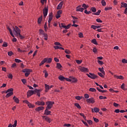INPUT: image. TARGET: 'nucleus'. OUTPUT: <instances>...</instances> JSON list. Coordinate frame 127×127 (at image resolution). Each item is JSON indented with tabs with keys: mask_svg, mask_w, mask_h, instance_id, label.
Segmentation results:
<instances>
[{
	"mask_svg": "<svg viewBox=\"0 0 127 127\" xmlns=\"http://www.w3.org/2000/svg\"><path fill=\"white\" fill-rule=\"evenodd\" d=\"M5 94H7L5 95V98H9L10 96H12L13 95V88H9L5 92Z\"/></svg>",
	"mask_w": 127,
	"mask_h": 127,
	"instance_id": "f257e3e1",
	"label": "nucleus"
},
{
	"mask_svg": "<svg viewBox=\"0 0 127 127\" xmlns=\"http://www.w3.org/2000/svg\"><path fill=\"white\" fill-rule=\"evenodd\" d=\"M13 32L15 36H18V34L20 33V29L18 27L15 26V27H13Z\"/></svg>",
	"mask_w": 127,
	"mask_h": 127,
	"instance_id": "f03ea898",
	"label": "nucleus"
},
{
	"mask_svg": "<svg viewBox=\"0 0 127 127\" xmlns=\"http://www.w3.org/2000/svg\"><path fill=\"white\" fill-rule=\"evenodd\" d=\"M47 105V107L46 109H48L49 110H51L52 109V107L55 103L54 101H48L46 103Z\"/></svg>",
	"mask_w": 127,
	"mask_h": 127,
	"instance_id": "7ed1b4c3",
	"label": "nucleus"
},
{
	"mask_svg": "<svg viewBox=\"0 0 127 127\" xmlns=\"http://www.w3.org/2000/svg\"><path fill=\"white\" fill-rule=\"evenodd\" d=\"M87 76L89 77V78H90V79H93V80H95L96 79H98V75H96L94 73L89 72V73L86 74Z\"/></svg>",
	"mask_w": 127,
	"mask_h": 127,
	"instance_id": "20e7f679",
	"label": "nucleus"
},
{
	"mask_svg": "<svg viewBox=\"0 0 127 127\" xmlns=\"http://www.w3.org/2000/svg\"><path fill=\"white\" fill-rule=\"evenodd\" d=\"M7 29H8V30H9V33L10 34V35L12 37H14L12 39V41L13 42H16V38L14 37V35H13V33L12 32V30H11V29L10 28H9V27H7Z\"/></svg>",
	"mask_w": 127,
	"mask_h": 127,
	"instance_id": "39448f33",
	"label": "nucleus"
},
{
	"mask_svg": "<svg viewBox=\"0 0 127 127\" xmlns=\"http://www.w3.org/2000/svg\"><path fill=\"white\" fill-rule=\"evenodd\" d=\"M23 102L25 104H26L29 108V109H33V108H35V106L33 105V104H31L30 102L28 101L27 100H24L23 101Z\"/></svg>",
	"mask_w": 127,
	"mask_h": 127,
	"instance_id": "423d86ee",
	"label": "nucleus"
},
{
	"mask_svg": "<svg viewBox=\"0 0 127 127\" xmlns=\"http://www.w3.org/2000/svg\"><path fill=\"white\" fill-rule=\"evenodd\" d=\"M79 69L81 72H83V73L89 72V69H88L87 67L79 66Z\"/></svg>",
	"mask_w": 127,
	"mask_h": 127,
	"instance_id": "0eeeda50",
	"label": "nucleus"
},
{
	"mask_svg": "<svg viewBox=\"0 0 127 127\" xmlns=\"http://www.w3.org/2000/svg\"><path fill=\"white\" fill-rule=\"evenodd\" d=\"M53 19V13L51 12L49 14V19H48V23H49V26H50V23H51V21Z\"/></svg>",
	"mask_w": 127,
	"mask_h": 127,
	"instance_id": "6e6552de",
	"label": "nucleus"
},
{
	"mask_svg": "<svg viewBox=\"0 0 127 127\" xmlns=\"http://www.w3.org/2000/svg\"><path fill=\"white\" fill-rule=\"evenodd\" d=\"M44 17L45 18L46 16H47V14H48V7H45V8L43 10Z\"/></svg>",
	"mask_w": 127,
	"mask_h": 127,
	"instance_id": "1a4fd4ad",
	"label": "nucleus"
},
{
	"mask_svg": "<svg viewBox=\"0 0 127 127\" xmlns=\"http://www.w3.org/2000/svg\"><path fill=\"white\" fill-rule=\"evenodd\" d=\"M32 95H35V93H34V90H29L27 92V98H29V97H31Z\"/></svg>",
	"mask_w": 127,
	"mask_h": 127,
	"instance_id": "9d476101",
	"label": "nucleus"
},
{
	"mask_svg": "<svg viewBox=\"0 0 127 127\" xmlns=\"http://www.w3.org/2000/svg\"><path fill=\"white\" fill-rule=\"evenodd\" d=\"M86 102L88 104H95V99H94L93 97L88 98L86 100Z\"/></svg>",
	"mask_w": 127,
	"mask_h": 127,
	"instance_id": "9b49d317",
	"label": "nucleus"
},
{
	"mask_svg": "<svg viewBox=\"0 0 127 127\" xmlns=\"http://www.w3.org/2000/svg\"><path fill=\"white\" fill-rule=\"evenodd\" d=\"M35 105H37V106H45V102H44V101H38L36 102H35Z\"/></svg>",
	"mask_w": 127,
	"mask_h": 127,
	"instance_id": "f8f14e48",
	"label": "nucleus"
},
{
	"mask_svg": "<svg viewBox=\"0 0 127 127\" xmlns=\"http://www.w3.org/2000/svg\"><path fill=\"white\" fill-rule=\"evenodd\" d=\"M42 118L44 121H46V122L49 123H51V119H50L49 117L47 116H43Z\"/></svg>",
	"mask_w": 127,
	"mask_h": 127,
	"instance_id": "ddd939ff",
	"label": "nucleus"
},
{
	"mask_svg": "<svg viewBox=\"0 0 127 127\" xmlns=\"http://www.w3.org/2000/svg\"><path fill=\"white\" fill-rule=\"evenodd\" d=\"M22 72L23 73H27L28 74H30V73L32 72V69H24L22 70Z\"/></svg>",
	"mask_w": 127,
	"mask_h": 127,
	"instance_id": "4468645a",
	"label": "nucleus"
},
{
	"mask_svg": "<svg viewBox=\"0 0 127 127\" xmlns=\"http://www.w3.org/2000/svg\"><path fill=\"white\" fill-rule=\"evenodd\" d=\"M76 11H80V12H83V11H84V8L81 7V5H79L76 7Z\"/></svg>",
	"mask_w": 127,
	"mask_h": 127,
	"instance_id": "2eb2a0df",
	"label": "nucleus"
},
{
	"mask_svg": "<svg viewBox=\"0 0 127 127\" xmlns=\"http://www.w3.org/2000/svg\"><path fill=\"white\" fill-rule=\"evenodd\" d=\"M44 110V107L39 106L35 109V111L37 112H40V111H43Z\"/></svg>",
	"mask_w": 127,
	"mask_h": 127,
	"instance_id": "dca6fc26",
	"label": "nucleus"
},
{
	"mask_svg": "<svg viewBox=\"0 0 127 127\" xmlns=\"http://www.w3.org/2000/svg\"><path fill=\"white\" fill-rule=\"evenodd\" d=\"M91 110L92 113H99L100 112V109L97 107H95L93 109L92 108Z\"/></svg>",
	"mask_w": 127,
	"mask_h": 127,
	"instance_id": "f3484780",
	"label": "nucleus"
},
{
	"mask_svg": "<svg viewBox=\"0 0 127 127\" xmlns=\"http://www.w3.org/2000/svg\"><path fill=\"white\" fill-rule=\"evenodd\" d=\"M49 109L46 108V110H45L44 115H46V116H49L51 114V111H49Z\"/></svg>",
	"mask_w": 127,
	"mask_h": 127,
	"instance_id": "a211bd4d",
	"label": "nucleus"
},
{
	"mask_svg": "<svg viewBox=\"0 0 127 127\" xmlns=\"http://www.w3.org/2000/svg\"><path fill=\"white\" fill-rule=\"evenodd\" d=\"M114 77L116 79H120V80H124V79H125V78H124V76H123L122 75H114Z\"/></svg>",
	"mask_w": 127,
	"mask_h": 127,
	"instance_id": "6ab92c4d",
	"label": "nucleus"
},
{
	"mask_svg": "<svg viewBox=\"0 0 127 127\" xmlns=\"http://www.w3.org/2000/svg\"><path fill=\"white\" fill-rule=\"evenodd\" d=\"M64 3V2H63V1H61L58 5L57 9H61V8H62V6H63Z\"/></svg>",
	"mask_w": 127,
	"mask_h": 127,
	"instance_id": "aec40b11",
	"label": "nucleus"
},
{
	"mask_svg": "<svg viewBox=\"0 0 127 127\" xmlns=\"http://www.w3.org/2000/svg\"><path fill=\"white\" fill-rule=\"evenodd\" d=\"M13 100L14 101L15 103H16V104H19V99H18V98L15 97V96H14L13 97Z\"/></svg>",
	"mask_w": 127,
	"mask_h": 127,
	"instance_id": "412c9836",
	"label": "nucleus"
},
{
	"mask_svg": "<svg viewBox=\"0 0 127 127\" xmlns=\"http://www.w3.org/2000/svg\"><path fill=\"white\" fill-rule=\"evenodd\" d=\"M56 67L59 70H62V65H61V63H57Z\"/></svg>",
	"mask_w": 127,
	"mask_h": 127,
	"instance_id": "4be33fe9",
	"label": "nucleus"
},
{
	"mask_svg": "<svg viewBox=\"0 0 127 127\" xmlns=\"http://www.w3.org/2000/svg\"><path fill=\"white\" fill-rule=\"evenodd\" d=\"M45 92H48L50 89V86L48 84H45Z\"/></svg>",
	"mask_w": 127,
	"mask_h": 127,
	"instance_id": "5701e85b",
	"label": "nucleus"
},
{
	"mask_svg": "<svg viewBox=\"0 0 127 127\" xmlns=\"http://www.w3.org/2000/svg\"><path fill=\"white\" fill-rule=\"evenodd\" d=\"M98 70H99L100 72H101L103 75H106L105 73V70H104V67H99Z\"/></svg>",
	"mask_w": 127,
	"mask_h": 127,
	"instance_id": "b1692460",
	"label": "nucleus"
},
{
	"mask_svg": "<svg viewBox=\"0 0 127 127\" xmlns=\"http://www.w3.org/2000/svg\"><path fill=\"white\" fill-rule=\"evenodd\" d=\"M45 59H46V62L47 63L50 64L51 62H52V58H45Z\"/></svg>",
	"mask_w": 127,
	"mask_h": 127,
	"instance_id": "393cba45",
	"label": "nucleus"
},
{
	"mask_svg": "<svg viewBox=\"0 0 127 127\" xmlns=\"http://www.w3.org/2000/svg\"><path fill=\"white\" fill-rule=\"evenodd\" d=\"M59 79L60 81H63L65 80V77L64 76H63V75H60L59 76Z\"/></svg>",
	"mask_w": 127,
	"mask_h": 127,
	"instance_id": "a878e982",
	"label": "nucleus"
},
{
	"mask_svg": "<svg viewBox=\"0 0 127 127\" xmlns=\"http://www.w3.org/2000/svg\"><path fill=\"white\" fill-rule=\"evenodd\" d=\"M54 48H55L56 50H57V49H62V50H64V48L60 46H55L54 47Z\"/></svg>",
	"mask_w": 127,
	"mask_h": 127,
	"instance_id": "bb28decb",
	"label": "nucleus"
},
{
	"mask_svg": "<svg viewBox=\"0 0 127 127\" xmlns=\"http://www.w3.org/2000/svg\"><path fill=\"white\" fill-rule=\"evenodd\" d=\"M42 91V89H35L34 90V93H35V94H38L39 93H40L41 91Z\"/></svg>",
	"mask_w": 127,
	"mask_h": 127,
	"instance_id": "cd10ccee",
	"label": "nucleus"
},
{
	"mask_svg": "<svg viewBox=\"0 0 127 127\" xmlns=\"http://www.w3.org/2000/svg\"><path fill=\"white\" fill-rule=\"evenodd\" d=\"M91 43L95 44V45H98V43L97 42V40H96V39L92 40Z\"/></svg>",
	"mask_w": 127,
	"mask_h": 127,
	"instance_id": "c85d7f7f",
	"label": "nucleus"
},
{
	"mask_svg": "<svg viewBox=\"0 0 127 127\" xmlns=\"http://www.w3.org/2000/svg\"><path fill=\"white\" fill-rule=\"evenodd\" d=\"M111 9H113V7L112 6L106 7L104 8V10H105V11H107V10H111Z\"/></svg>",
	"mask_w": 127,
	"mask_h": 127,
	"instance_id": "c756f323",
	"label": "nucleus"
},
{
	"mask_svg": "<svg viewBox=\"0 0 127 127\" xmlns=\"http://www.w3.org/2000/svg\"><path fill=\"white\" fill-rule=\"evenodd\" d=\"M82 8H84V9H85V10H87V8H88V7H89V5H87V4H85V3H83V4H82Z\"/></svg>",
	"mask_w": 127,
	"mask_h": 127,
	"instance_id": "7c9ffc66",
	"label": "nucleus"
},
{
	"mask_svg": "<svg viewBox=\"0 0 127 127\" xmlns=\"http://www.w3.org/2000/svg\"><path fill=\"white\" fill-rule=\"evenodd\" d=\"M41 21H42V16H41L38 19V24H40V23H41Z\"/></svg>",
	"mask_w": 127,
	"mask_h": 127,
	"instance_id": "2f4dec72",
	"label": "nucleus"
},
{
	"mask_svg": "<svg viewBox=\"0 0 127 127\" xmlns=\"http://www.w3.org/2000/svg\"><path fill=\"white\" fill-rule=\"evenodd\" d=\"M47 61L46 59H44L40 64L39 66H42V65H43V64H44V63H46Z\"/></svg>",
	"mask_w": 127,
	"mask_h": 127,
	"instance_id": "473e14b6",
	"label": "nucleus"
},
{
	"mask_svg": "<svg viewBox=\"0 0 127 127\" xmlns=\"http://www.w3.org/2000/svg\"><path fill=\"white\" fill-rule=\"evenodd\" d=\"M43 35L45 40H48V35L47 33H45Z\"/></svg>",
	"mask_w": 127,
	"mask_h": 127,
	"instance_id": "72a5a7b5",
	"label": "nucleus"
},
{
	"mask_svg": "<svg viewBox=\"0 0 127 127\" xmlns=\"http://www.w3.org/2000/svg\"><path fill=\"white\" fill-rule=\"evenodd\" d=\"M101 4L102 5H103V6H106V5H107V3L106 2V1H105V0H102Z\"/></svg>",
	"mask_w": 127,
	"mask_h": 127,
	"instance_id": "f704fd0d",
	"label": "nucleus"
},
{
	"mask_svg": "<svg viewBox=\"0 0 127 127\" xmlns=\"http://www.w3.org/2000/svg\"><path fill=\"white\" fill-rule=\"evenodd\" d=\"M82 98H83V96H77L75 97V99L76 100H77V101H80V100H82Z\"/></svg>",
	"mask_w": 127,
	"mask_h": 127,
	"instance_id": "c9c22d12",
	"label": "nucleus"
},
{
	"mask_svg": "<svg viewBox=\"0 0 127 127\" xmlns=\"http://www.w3.org/2000/svg\"><path fill=\"white\" fill-rule=\"evenodd\" d=\"M99 98L100 100H106V99H107V97L103 96L102 95L99 96Z\"/></svg>",
	"mask_w": 127,
	"mask_h": 127,
	"instance_id": "e433bc0d",
	"label": "nucleus"
},
{
	"mask_svg": "<svg viewBox=\"0 0 127 127\" xmlns=\"http://www.w3.org/2000/svg\"><path fill=\"white\" fill-rule=\"evenodd\" d=\"M100 13H101V10H98L97 12L94 13L93 14L94 15H100Z\"/></svg>",
	"mask_w": 127,
	"mask_h": 127,
	"instance_id": "4c0bfd02",
	"label": "nucleus"
},
{
	"mask_svg": "<svg viewBox=\"0 0 127 127\" xmlns=\"http://www.w3.org/2000/svg\"><path fill=\"white\" fill-rule=\"evenodd\" d=\"M91 10H92V12H96V11H97V9L95 7H91Z\"/></svg>",
	"mask_w": 127,
	"mask_h": 127,
	"instance_id": "58836bf2",
	"label": "nucleus"
},
{
	"mask_svg": "<svg viewBox=\"0 0 127 127\" xmlns=\"http://www.w3.org/2000/svg\"><path fill=\"white\" fill-rule=\"evenodd\" d=\"M74 106L77 108V109H81V106H80V104L79 103H75Z\"/></svg>",
	"mask_w": 127,
	"mask_h": 127,
	"instance_id": "ea45409f",
	"label": "nucleus"
},
{
	"mask_svg": "<svg viewBox=\"0 0 127 127\" xmlns=\"http://www.w3.org/2000/svg\"><path fill=\"white\" fill-rule=\"evenodd\" d=\"M98 75H99L100 77H101V78H104L105 77V75H104L103 73L98 72Z\"/></svg>",
	"mask_w": 127,
	"mask_h": 127,
	"instance_id": "a19ab883",
	"label": "nucleus"
},
{
	"mask_svg": "<svg viewBox=\"0 0 127 127\" xmlns=\"http://www.w3.org/2000/svg\"><path fill=\"white\" fill-rule=\"evenodd\" d=\"M89 91H90V92H96L97 90L94 88H89Z\"/></svg>",
	"mask_w": 127,
	"mask_h": 127,
	"instance_id": "79ce46f5",
	"label": "nucleus"
},
{
	"mask_svg": "<svg viewBox=\"0 0 127 127\" xmlns=\"http://www.w3.org/2000/svg\"><path fill=\"white\" fill-rule=\"evenodd\" d=\"M71 81L73 83H76V82H78V79L75 77H73V79H71Z\"/></svg>",
	"mask_w": 127,
	"mask_h": 127,
	"instance_id": "37998d69",
	"label": "nucleus"
},
{
	"mask_svg": "<svg viewBox=\"0 0 127 127\" xmlns=\"http://www.w3.org/2000/svg\"><path fill=\"white\" fill-rule=\"evenodd\" d=\"M87 122L88 125H90V126H92V125H93V121H92V120H87Z\"/></svg>",
	"mask_w": 127,
	"mask_h": 127,
	"instance_id": "c03bdc74",
	"label": "nucleus"
},
{
	"mask_svg": "<svg viewBox=\"0 0 127 127\" xmlns=\"http://www.w3.org/2000/svg\"><path fill=\"white\" fill-rule=\"evenodd\" d=\"M121 4L123 5V7H125V8H126L127 7V3H124V2H122Z\"/></svg>",
	"mask_w": 127,
	"mask_h": 127,
	"instance_id": "a18cd8bd",
	"label": "nucleus"
},
{
	"mask_svg": "<svg viewBox=\"0 0 127 127\" xmlns=\"http://www.w3.org/2000/svg\"><path fill=\"white\" fill-rule=\"evenodd\" d=\"M70 27H71V24H69L68 25H67V26H64V29H69V28H70Z\"/></svg>",
	"mask_w": 127,
	"mask_h": 127,
	"instance_id": "49530a36",
	"label": "nucleus"
},
{
	"mask_svg": "<svg viewBox=\"0 0 127 127\" xmlns=\"http://www.w3.org/2000/svg\"><path fill=\"white\" fill-rule=\"evenodd\" d=\"M78 37H79L80 38H83V37H84V35H83V33L80 32V33L78 34Z\"/></svg>",
	"mask_w": 127,
	"mask_h": 127,
	"instance_id": "de8ad7c7",
	"label": "nucleus"
},
{
	"mask_svg": "<svg viewBox=\"0 0 127 127\" xmlns=\"http://www.w3.org/2000/svg\"><path fill=\"white\" fill-rule=\"evenodd\" d=\"M39 32H40V34H41L42 35H43L44 34H45V33H44V31H43V30L42 29H40Z\"/></svg>",
	"mask_w": 127,
	"mask_h": 127,
	"instance_id": "09e8293b",
	"label": "nucleus"
},
{
	"mask_svg": "<svg viewBox=\"0 0 127 127\" xmlns=\"http://www.w3.org/2000/svg\"><path fill=\"white\" fill-rule=\"evenodd\" d=\"M98 64H99V65H104V62L98 60L97 61Z\"/></svg>",
	"mask_w": 127,
	"mask_h": 127,
	"instance_id": "8fccbe9b",
	"label": "nucleus"
},
{
	"mask_svg": "<svg viewBox=\"0 0 127 127\" xmlns=\"http://www.w3.org/2000/svg\"><path fill=\"white\" fill-rule=\"evenodd\" d=\"M121 89L124 90L125 91L127 90V89H126V87H125V83H123L122 85H121Z\"/></svg>",
	"mask_w": 127,
	"mask_h": 127,
	"instance_id": "3c124183",
	"label": "nucleus"
},
{
	"mask_svg": "<svg viewBox=\"0 0 127 127\" xmlns=\"http://www.w3.org/2000/svg\"><path fill=\"white\" fill-rule=\"evenodd\" d=\"M7 77L8 78V79H12L13 78V76H12V74H11V73H9L8 75H7Z\"/></svg>",
	"mask_w": 127,
	"mask_h": 127,
	"instance_id": "603ef678",
	"label": "nucleus"
},
{
	"mask_svg": "<svg viewBox=\"0 0 127 127\" xmlns=\"http://www.w3.org/2000/svg\"><path fill=\"white\" fill-rule=\"evenodd\" d=\"M92 12L87 10H84V13H85L86 14H90V13H91Z\"/></svg>",
	"mask_w": 127,
	"mask_h": 127,
	"instance_id": "864d4df0",
	"label": "nucleus"
},
{
	"mask_svg": "<svg viewBox=\"0 0 127 127\" xmlns=\"http://www.w3.org/2000/svg\"><path fill=\"white\" fill-rule=\"evenodd\" d=\"M82 123H83V124L85 125L86 127H89V125H88V123L87 122L84 121V120L81 121Z\"/></svg>",
	"mask_w": 127,
	"mask_h": 127,
	"instance_id": "5fc2aeb1",
	"label": "nucleus"
},
{
	"mask_svg": "<svg viewBox=\"0 0 127 127\" xmlns=\"http://www.w3.org/2000/svg\"><path fill=\"white\" fill-rule=\"evenodd\" d=\"M17 125V121L15 120L14 121V124L12 125L13 127H16V126Z\"/></svg>",
	"mask_w": 127,
	"mask_h": 127,
	"instance_id": "6e6d98bb",
	"label": "nucleus"
},
{
	"mask_svg": "<svg viewBox=\"0 0 127 127\" xmlns=\"http://www.w3.org/2000/svg\"><path fill=\"white\" fill-rule=\"evenodd\" d=\"M89 97H90V96H89V94H84V98H85V99H89Z\"/></svg>",
	"mask_w": 127,
	"mask_h": 127,
	"instance_id": "4d7b16f0",
	"label": "nucleus"
},
{
	"mask_svg": "<svg viewBox=\"0 0 127 127\" xmlns=\"http://www.w3.org/2000/svg\"><path fill=\"white\" fill-rule=\"evenodd\" d=\"M96 21H97V22H98L99 23H102V22H103L102 20H101V19H100V18L96 19Z\"/></svg>",
	"mask_w": 127,
	"mask_h": 127,
	"instance_id": "13d9d810",
	"label": "nucleus"
},
{
	"mask_svg": "<svg viewBox=\"0 0 127 127\" xmlns=\"http://www.w3.org/2000/svg\"><path fill=\"white\" fill-rule=\"evenodd\" d=\"M64 52L66 54H70V53H71V52L69 50H65Z\"/></svg>",
	"mask_w": 127,
	"mask_h": 127,
	"instance_id": "bf43d9fd",
	"label": "nucleus"
},
{
	"mask_svg": "<svg viewBox=\"0 0 127 127\" xmlns=\"http://www.w3.org/2000/svg\"><path fill=\"white\" fill-rule=\"evenodd\" d=\"M122 63H124V64H127V60H126V59H124L122 60Z\"/></svg>",
	"mask_w": 127,
	"mask_h": 127,
	"instance_id": "052dcab7",
	"label": "nucleus"
},
{
	"mask_svg": "<svg viewBox=\"0 0 127 127\" xmlns=\"http://www.w3.org/2000/svg\"><path fill=\"white\" fill-rule=\"evenodd\" d=\"M54 44H55V45H58L59 46H62L61 44H60V43H59L58 42H55Z\"/></svg>",
	"mask_w": 127,
	"mask_h": 127,
	"instance_id": "680f3d73",
	"label": "nucleus"
},
{
	"mask_svg": "<svg viewBox=\"0 0 127 127\" xmlns=\"http://www.w3.org/2000/svg\"><path fill=\"white\" fill-rule=\"evenodd\" d=\"M76 62L77 64H81V63H82V62H83V61H82V60H76Z\"/></svg>",
	"mask_w": 127,
	"mask_h": 127,
	"instance_id": "e2e57ef3",
	"label": "nucleus"
},
{
	"mask_svg": "<svg viewBox=\"0 0 127 127\" xmlns=\"http://www.w3.org/2000/svg\"><path fill=\"white\" fill-rule=\"evenodd\" d=\"M8 56H12V55H13V53L12 51L8 52Z\"/></svg>",
	"mask_w": 127,
	"mask_h": 127,
	"instance_id": "0e129e2a",
	"label": "nucleus"
},
{
	"mask_svg": "<svg viewBox=\"0 0 127 127\" xmlns=\"http://www.w3.org/2000/svg\"><path fill=\"white\" fill-rule=\"evenodd\" d=\"M15 62H16V63H20V62H21V61L20 60L15 59Z\"/></svg>",
	"mask_w": 127,
	"mask_h": 127,
	"instance_id": "69168bd1",
	"label": "nucleus"
},
{
	"mask_svg": "<svg viewBox=\"0 0 127 127\" xmlns=\"http://www.w3.org/2000/svg\"><path fill=\"white\" fill-rule=\"evenodd\" d=\"M3 47H7V43L6 42H4L3 45H2Z\"/></svg>",
	"mask_w": 127,
	"mask_h": 127,
	"instance_id": "338daca9",
	"label": "nucleus"
},
{
	"mask_svg": "<svg viewBox=\"0 0 127 127\" xmlns=\"http://www.w3.org/2000/svg\"><path fill=\"white\" fill-rule=\"evenodd\" d=\"M21 81H22L23 84H24V85L26 84V80L25 79H22Z\"/></svg>",
	"mask_w": 127,
	"mask_h": 127,
	"instance_id": "774afa93",
	"label": "nucleus"
}]
</instances>
